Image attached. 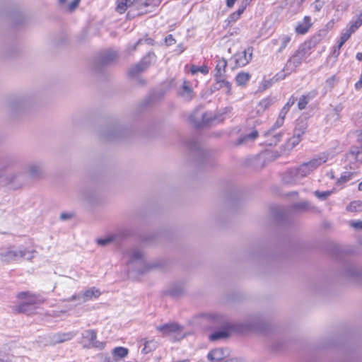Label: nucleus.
Instances as JSON below:
<instances>
[{
	"mask_svg": "<svg viewBox=\"0 0 362 362\" xmlns=\"http://www.w3.org/2000/svg\"><path fill=\"white\" fill-rule=\"evenodd\" d=\"M36 251L35 250H28L21 246L8 245L0 248V260L4 264L17 262L21 259L32 260L35 257Z\"/></svg>",
	"mask_w": 362,
	"mask_h": 362,
	"instance_id": "nucleus-1",
	"label": "nucleus"
},
{
	"mask_svg": "<svg viewBox=\"0 0 362 362\" xmlns=\"http://www.w3.org/2000/svg\"><path fill=\"white\" fill-rule=\"evenodd\" d=\"M17 298L21 300L18 305L14 306V310L18 313L32 314L36 308V306L42 302L38 297L29 292L23 291L17 294Z\"/></svg>",
	"mask_w": 362,
	"mask_h": 362,
	"instance_id": "nucleus-2",
	"label": "nucleus"
},
{
	"mask_svg": "<svg viewBox=\"0 0 362 362\" xmlns=\"http://www.w3.org/2000/svg\"><path fill=\"white\" fill-rule=\"evenodd\" d=\"M313 46L314 44L312 41L305 42L300 45L295 54L288 60L286 64V69L292 71L300 66L303 61L310 55Z\"/></svg>",
	"mask_w": 362,
	"mask_h": 362,
	"instance_id": "nucleus-3",
	"label": "nucleus"
},
{
	"mask_svg": "<svg viewBox=\"0 0 362 362\" xmlns=\"http://www.w3.org/2000/svg\"><path fill=\"white\" fill-rule=\"evenodd\" d=\"M312 173L306 163H303L298 168L288 171L284 177L286 182H296L298 180L303 178Z\"/></svg>",
	"mask_w": 362,
	"mask_h": 362,
	"instance_id": "nucleus-4",
	"label": "nucleus"
},
{
	"mask_svg": "<svg viewBox=\"0 0 362 362\" xmlns=\"http://www.w3.org/2000/svg\"><path fill=\"white\" fill-rule=\"evenodd\" d=\"M97 333L93 329H87L82 333L81 344L84 348L103 349L105 344L96 340Z\"/></svg>",
	"mask_w": 362,
	"mask_h": 362,
	"instance_id": "nucleus-5",
	"label": "nucleus"
},
{
	"mask_svg": "<svg viewBox=\"0 0 362 362\" xmlns=\"http://www.w3.org/2000/svg\"><path fill=\"white\" fill-rule=\"evenodd\" d=\"M43 173V166L40 163L33 162L28 164L23 173H19L13 176L11 181H14L18 177H23L25 175L30 177H39Z\"/></svg>",
	"mask_w": 362,
	"mask_h": 362,
	"instance_id": "nucleus-6",
	"label": "nucleus"
},
{
	"mask_svg": "<svg viewBox=\"0 0 362 362\" xmlns=\"http://www.w3.org/2000/svg\"><path fill=\"white\" fill-rule=\"evenodd\" d=\"M157 330L163 335L172 336L175 340H178L183 337L181 327L177 324H166L157 327Z\"/></svg>",
	"mask_w": 362,
	"mask_h": 362,
	"instance_id": "nucleus-7",
	"label": "nucleus"
},
{
	"mask_svg": "<svg viewBox=\"0 0 362 362\" xmlns=\"http://www.w3.org/2000/svg\"><path fill=\"white\" fill-rule=\"evenodd\" d=\"M156 56L154 54L149 53L147 55H146L141 62L136 64L134 66L132 67L129 71V74L130 76H135L140 72L143 71L144 69H146L152 62L155 61Z\"/></svg>",
	"mask_w": 362,
	"mask_h": 362,
	"instance_id": "nucleus-8",
	"label": "nucleus"
},
{
	"mask_svg": "<svg viewBox=\"0 0 362 362\" xmlns=\"http://www.w3.org/2000/svg\"><path fill=\"white\" fill-rule=\"evenodd\" d=\"M252 57V49L249 47L243 52L234 54L231 60L234 62L236 67H242L247 65L251 61Z\"/></svg>",
	"mask_w": 362,
	"mask_h": 362,
	"instance_id": "nucleus-9",
	"label": "nucleus"
},
{
	"mask_svg": "<svg viewBox=\"0 0 362 362\" xmlns=\"http://www.w3.org/2000/svg\"><path fill=\"white\" fill-rule=\"evenodd\" d=\"M333 156L334 155L329 153H322L314 157L308 162H306V163L313 172L319 168L322 164L326 163L330 158H333Z\"/></svg>",
	"mask_w": 362,
	"mask_h": 362,
	"instance_id": "nucleus-10",
	"label": "nucleus"
},
{
	"mask_svg": "<svg viewBox=\"0 0 362 362\" xmlns=\"http://www.w3.org/2000/svg\"><path fill=\"white\" fill-rule=\"evenodd\" d=\"M76 335V332H59L55 333L51 335L50 337V344L54 345L59 343H63L67 341L71 340Z\"/></svg>",
	"mask_w": 362,
	"mask_h": 362,
	"instance_id": "nucleus-11",
	"label": "nucleus"
},
{
	"mask_svg": "<svg viewBox=\"0 0 362 362\" xmlns=\"http://www.w3.org/2000/svg\"><path fill=\"white\" fill-rule=\"evenodd\" d=\"M229 351L223 348H217L211 350L207 356L210 361H219L224 360L229 356Z\"/></svg>",
	"mask_w": 362,
	"mask_h": 362,
	"instance_id": "nucleus-12",
	"label": "nucleus"
},
{
	"mask_svg": "<svg viewBox=\"0 0 362 362\" xmlns=\"http://www.w3.org/2000/svg\"><path fill=\"white\" fill-rule=\"evenodd\" d=\"M312 26L311 18L310 16H305L303 22L299 23L296 27V32L298 34H305Z\"/></svg>",
	"mask_w": 362,
	"mask_h": 362,
	"instance_id": "nucleus-13",
	"label": "nucleus"
},
{
	"mask_svg": "<svg viewBox=\"0 0 362 362\" xmlns=\"http://www.w3.org/2000/svg\"><path fill=\"white\" fill-rule=\"evenodd\" d=\"M179 95L186 100H189L193 97L192 89L190 87V84L187 81H184L182 87L179 90Z\"/></svg>",
	"mask_w": 362,
	"mask_h": 362,
	"instance_id": "nucleus-14",
	"label": "nucleus"
},
{
	"mask_svg": "<svg viewBox=\"0 0 362 362\" xmlns=\"http://www.w3.org/2000/svg\"><path fill=\"white\" fill-rule=\"evenodd\" d=\"M129 353L127 348L119 346L115 348L112 351V358H110V361H121L122 358L126 357Z\"/></svg>",
	"mask_w": 362,
	"mask_h": 362,
	"instance_id": "nucleus-15",
	"label": "nucleus"
},
{
	"mask_svg": "<svg viewBox=\"0 0 362 362\" xmlns=\"http://www.w3.org/2000/svg\"><path fill=\"white\" fill-rule=\"evenodd\" d=\"M226 66L227 62L225 59L221 58L217 60L214 74L216 78H221L224 75Z\"/></svg>",
	"mask_w": 362,
	"mask_h": 362,
	"instance_id": "nucleus-16",
	"label": "nucleus"
},
{
	"mask_svg": "<svg viewBox=\"0 0 362 362\" xmlns=\"http://www.w3.org/2000/svg\"><path fill=\"white\" fill-rule=\"evenodd\" d=\"M84 296L83 297L85 299L86 302L92 300L94 299H97L101 295V292L98 288L95 287H91L83 291Z\"/></svg>",
	"mask_w": 362,
	"mask_h": 362,
	"instance_id": "nucleus-17",
	"label": "nucleus"
},
{
	"mask_svg": "<svg viewBox=\"0 0 362 362\" xmlns=\"http://www.w3.org/2000/svg\"><path fill=\"white\" fill-rule=\"evenodd\" d=\"M251 0H245L242 6L238 9L237 11L231 13L228 18V21L229 23L235 22L240 16V15L243 13L244 10L245 9L247 5L248 4L249 1Z\"/></svg>",
	"mask_w": 362,
	"mask_h": 362,
	"instance_id": "nucleus-18",
	"label": "nucleus"
},
{
	"mask_svg": "<svg viewBox=\"0 0 362 362\" xmlns=\"http://www.w3.org/2000/svg\"><path fill=\"white\" fill-rule=\"evenodd\" d=\"M214 87L216 89L224 88L226 94H230L231 85L228 81L222 78V77L216 78V84Z\"/></svg>",
	"mask_w": 362,
	"mask_h": 362,
	"instance_id": "nucleus-19",
	"label": "nucleus"
},
{
	"mask_svg": "<svg viewBox=\"0 0 362 362\" xmlns=\"http://www.w3.org/2000/svg\"><path fill=\"white\" fill-rule=\"evenodd\" d=\"M307 128L308 124L305 120H298L293 131V134L301 137L305 133Z\"/></svg>",
	"mask_w": 362,
	"mask_h": 362,
	"instance_id": "nucleus-20",
	"label": "nucleus"
},
{
	"mask_svg": "<svg viewBox=\"0 0 362 362\" xmlns=\"http://www.w3.org/2000/svg\"><path fill=\"white\" fill-rule=\"evenodd\" d=\"M250 79V74L247 72H240L239 74H237L235 77V82L238 86H243L246 85V83L249 81Z\"/></svg>",
	"mask_w": 362,
	"mask_h": 362,
	"instance_id": "nucleus-21",
	"label": "nucleus"
},
{
	"mask_svg": "<svg viewBox=\"0 0 362 362\" xmlns=\"http://www.w3.org/2000/svg\"><path fill=\"white\" fill-rule=\"evenodd\" d=\"M348 156L349 159L355 160L356 162L362 163V151L358 147H353L351 148Z\"/></svg>",
	"mask_w": 362,
	"mask_h": 362,
	"instance_id": "nucleus-22",
	"label": "nucleus"
},
{
	"mask_svg": "<svg viewBox=\"0 0 362 362\" xmlns=\"http://www.w3.org/2000/svg\"><path fill=\"white\" fill-rule=\"evenodd\" d=\"M291 40V37L288 35H282L279 37V40H276V42L280 43V47L279 49V52H282L288 45Z\"/></svg>",
	"mask_w": 362,
	"mask_h": 362,
	"instance_id": "nucleus-23",
	"label": "nucleus"
},
{
	"mask_svg": "<svg viewBox=\"0 0 362 362\" xmlns=\"http://www.w3.org/2000/svg\"><path fill=\"white\" fill-rule=\"evenodd\" d=\"M144 346L142 349V353L148 354L152 351L153 350L156 349V348L157 347V342L153 339L147 340L144 341Z\"/></svg>",
	"mask_w": 362,
	"mask_h": 362,
	"instance_id": "nucleus-24",
	"label": "nucleus"
},
{
	"mask_svg": "<svg viewBox=\"0 0 362 362\" xmlns=\"http://www.w3.org/2000/svg\"><path fill=\"white\" fill-rule=\"evenodd\" d=\"M228 337V332L226 330H219L212 333L209 336V339L211 341H216L221 339H226Z\"/></svg>",
	"mask_w": 362,
	"mask_h": 362,
	"instance_id": "nucleus-25",
	"label": "nucleus"
},
{
	"mask_svg": "<svg viewBox=\"0 0 362 362\" xmlns=\"http://www.w3.org/2000/svg\"><path fill=\"white\" fill-rule=\"evenodd\" d=\"M129 262H134L142 259L144 255L140 250H133L129 252Z\"/></svg>",
	"mask_w": 362,
	"mask_h": 362,
	"instance_id": "nucleus-26",
	"label": "nucleus"
},
{
	"mask_svg": "<svg viewBox=\"0 0 362 362\" xmlns=\"http://www.w3.org/2000/svg\"><path fill=\"white\" fill-rule=\"evenodd\" d=\"M129 2L130 0H117V11L119 13H123L130 6Z\"/></svg>",
	"mask_w": 362,
	"mask_h": 362,
	"instance_id": "nucleus-27",
	"label": "nucleus"
},
{
	"mask_svg": "<svg viewBox=\"0 0 362 362\" xmlns=\"http://www.w3.org/2000/svg\"><path fill=\"white\" fill-rule=\"evenodd\" d=\"M361 25H362V13H360L355 20L352 21L349 29L351 30V32L354 33Z\"/></svg>",
	"mask_w": 362,
	"mask_h": 362,
	"instance_id": "nucleus-28",
	"label": "nucleus"
},
{
	"mask_svg": "<svg viewBox=\"0 0 362 362\" xmlns=\"http://www.w3.org/2000/svg\"><path fill=\"white\" fill-rule=\"evenodd\" d=\"M347 210L349 211L355 212V211H362V202L360 201H354L350 203L349 206L346 207Z\"/></svg>",
	"mask_w": 362,
	"mask_h": 362,
	"instance_id": "nucleus-29",
	"label": "nucleus"
},
{
	"mask_svg": "<svg viewBox=\"0 0 362 362\" xmlns=\"http://www.w3.org/2000/svg\"><path fill=\"white\" fill-rule=\"evenodd\" d=\"M183 291V287L180 284H176L169 288L168 293L173 296H177L180 295Z\"/></svg>",
	"mask_w": 362,
	"mask_h": 362,
	"instance_id": "nucleus-30",
	"label": "nucleus"
},
{
	"mask_svg": "<svg viewBox=\"0 0 362 362\" xmlns=\"http://www.w3.org/2000/svg\"><path fill=\"white\" fill-rule=\"evenodd\" d=\"M300 140L301 137L293 134V136L291 138H290L286 143L287 148L289 149L294 148L296 145L299 144Z\"/></svg>",
	"mask_w": 362,
	"mask_h": 362,
	"instance_id": "nucleus-31",
	"label": "nucleus"
},
{
	"mask_svg": "<svg viewBox=\"0 0 362 362\" xmlns=\"http://www.w3.org/2000/svg\"><path fill=\"white\" fill-rule=\"evenodd\" d=\"M190 71L192 74H195L198 72H201L203 74H206L209 72V68L206 65H202L201 66L192 65L190 68Z\"/></svg>",
	"mask_w": 362,
	"mask_h": 362,
	"instance_id": "nucleus-32",
	"label": "nucleus"
},
{
	"mask_svg": "<svg viewBox=\"0 0 362 362\" xmlns=\"http://www.w3.org/2000/svg\"><path fill=\"white\" fill-rule=\"evenodd\" d=\"M258 136V132L257 130H252L250 134L245 135L240 139V143H245L250 141L255 140Z\"/></svg>",
	"mask_w": 362,
	"mask_h": 362,
	"instance_id": "nucleus-33",
	"label": "nucleus"
},
{
	"mask_svg": "<svg viewBox=\"0 0 362 362\" xmlns=\"http://www.w3.org/2000/svg\"><path fill=\"white\" fill-rule=\"evenodd\" d=\"M116 235H112L104 238H99L97 240V243L101 246L107 245V244L116 240Z\"/></svg>",
	"mask_w": 362,
	"mask_h": 362,
	"instance_id": "nucleus-34",
	"label": "nucleus"
},
{
	"mask_svg": "<svg viewBox=\"0 0 362 362\" xmlns=\"http://www.w3.org/2000/svg\"><path fill=\"white\" fill-rule=\"evenodd\" d=\"M310 98L311 97H310L308 95L301 96L298 103V107L299 110H304L306 107Z\"/></svg>",
	"mask_w": 362,
	"mask_h": 362,
	"instance_id": "nucleus-35",
	"label": "nucleus"
},
{
	"mask_svg": "<svg viewBox=\"0 0 362 362\" xmlns=\"http://www.w3.org/2000/svg\"><path fill=\"white\" fill-rule=\"evenodd\" d=\"M353 176L352 173L345 172L341 174V177L337 180V185H342L351 179Z\"/></svg>",
	"mask_w": 362,
	"mask_h": 362,
	"instance_id": "nucleus-36",
	"label": "nucleus"
},
{
	"mask_svg": "<svg viewBox=\"0 0 362 362\" xmlns=\"http://www.w3.org/2000/svg\"><path fill=\"white\" fill-rule=\"evenodd\" d=\"M205 316L209 320L216 323H221L223 322L222 317L216 313H209L206 314Z\"/></svg>",
	"mask_w": 362,
	"mask_h": 362,
	"instance_id": "nucleus-37",
	"label": "nucleus"
},
{
	"mask_svg": "<svg viewBox=\"0 0 362 362\" xmlns=\"http://www.w3.org/2000/svg\"><path fill=\"white\" fill-rule=\"evenodd\" d=\"M84 294L83 292L72 296L71 298L67 299V301H78V304H82L86 303L85 299H83Z\"/></svg>",
	"mask_w": 362,
	"mask_h": 362,
	"instance_id": "nucleus-38",
	"label": "nucleus"
},
{
	"mask_svg": "<svg viewBox=\"0 0 362 362\" xmlns=\"http://www.w3.org/2000/svg\"><path fill=\"white\" fill-rule=\"evenodd\" d=\"M273 103V100L270 98H264L258 104L262 107L263 111H265Z\"/></svg>",
	"mask_w": 362,
	"mask_h": 362,
	"instance_id": "nucleus-39",
	"label": "nucleus"
},
{
	"mask_svg": "<svg viewBox=\"0 0 362 362\" xmlns=\"http://www.w3.org/2000/svg\"><path fill=\"white\" fill-rule=\"evenodd\" d=\"M117 57V54L115 52H110L104 56L103 62L105 64L112 62Z\"/></svg>",
	"mask_w": 362,
	"mask_h": 362,
	"instance_id": "nucleus-40",
	"label": "nucleus"
},
{
	"mask_svg": "<svg viewBox=\"0 0 362 362\" xmlns=\"http://www.w3.org/2000/svg\"><path fill=\"white\" fill-rule=\"evenodd\" d=\"M353 33L348 29L344 33L342 34L339 42V47H342L343 45L349 40Z\"/></svg>",
	"mask_w": 362,
	"mask_h": 362,
	"instance_id": "nucleus-41",
	"label": "nucleus"
},
{
	"mask_svg": "<svg viewBox=\"0 0 362 362\" xmlns=\"http://www.w3.org/2000/svg\"><path fill=\"white\" fill-rule=\"evenodd\" d=\"M332 193V191H325V192H320V191H315L314 192L315 195L322 200L326 199L329 196H330Z\"/></svg>",
	"mask_w": 362,
	"mask_h": 362,
	"instance_id": "nucleus-42",
	"label": "nucleus"
},
{
	"mask_svg": "<svg viewBox=\"0 0 362 362\" xmlns=\"http://www.w3.org/2000/svg\"><path fill=\"white\" fill-rule=\"evenodd\" d=\"M264 111H263L262 107L258 104L256 107L252 110L250 112L251 117H259L263 114Z\"/></svg>",
	"mask_w": 362,
	"mask_h": 362,
	"instance_id": "nucleus-43",
	"label": "nucleus"
},
{
	"mask_svg": "<svg viewBox=\"0 0 362 362\" xmlns=\"http://www.w3.org/2000/svg\"><path fill=\"white\" fill-rule=\"evenodd\" d=\"M80 1L81 0H74L67 6L66 9L70 12L73 11L78 6Z\"/></svg>",
	"mask_w": 362,
	"mask_h": 362,
	"instance_id": "nucleus-44",
	"label": "nucleus"
},
{
	"mask_svg": "<svg viewBox=\"0 0 362 362\" xmlns=\"http://www.w3.org/2000/svg\"><path fill=\"white\" fill-rule=\"evenodd\" d=\"M324 6V2L321 0H315L313 3L314 9L315 11H320Z\"/></svg>",
	"mask_w": 362,
	"mask_h": 362,
	"instance_id": "nucleus-45",
	"label": "nucleus"
},
{
	"mask_svg": "<svg viewBox=\"0 0 362 362\" xmlns=\"http://www.w3.org/2000/svg\"><path fill=\"white\" fill-rule=\"evenodd\" d=\"M350 226L355 229L362 230V221H351Z\"/></svg>",
	"mask_w": 362,
	"mask_h": 362,
	"instance_id": "nucleus-46",
	"label": "nucleus"
},
{
	"mask_svg": "<svg viewBox=\"0 0 362 362\" xmlns=\"http://www.w3.org/2000/svg\"><path fill=\"white\" fill-rule=\"evenodd\" d=\"M0 362H11L8 355L0 352Z\"/></svg>",
	"mask_w": 362,
	"mask_h": 362,
	"instance_id": "nucleus-47",
	"label": "nucleus"
},
{
	"mask_svg": "<svg viewBox=\"0 0 362 362\" xmlns=\"http://www.w3.org/2000/svg\"><path fill=\"white\" fill-rule=\"evenodd\" d=\"M335 76H332V77L329 78L327 79L326 81V84L329 87V88H333L334 86V82H335Z\"/></svg>",
	"mask_w": 362,
	"mask_h": 362,
	"instance_id": "nucleus-48",
	"label": "nucleus"
},
{
	"mask_svg": "<svg viewBox=\"0 0 362 362\" xmlns=\"http://www.w3.org/2000/svg\"><path fill=\"white\" fill-rule=\"evenodd\" d=\"M165 43L168 45H172L173 44H175V39L173 38V35H168L165 39Z\"/></svg>",
	"mask_w": 362,
	"mask_h": 362,
	"instance_id": "nucleus-49",
	"label": "nucleus"
},
{
	"mask_svg": "<svg viewBox=\"0 0 362 362\" xmlns=\"http://www.w3.org/2000/svg\"><path fill=\"white\" fill-rule=\"evenodd\" d=\"M73 217V214L71 213H62L60 214L61 220L66 221L71 219Z\"/></svg>",
	"mask_w": 362,
	"mask_h": 362,
	"instance_id": "nucleus-50",
	"label": "nucleus"
},
{
	"mask_svg": "<svg viewBox=\"0 0 362 362\" xmlns=\"http://www.w3.org/2000/svg\"><path fill=\"white\" fill-rule=\"evenodd\" d=\"M288 110H287V107H283L281 111L279 112V118L284 120L285 119V117L286 115V114L288 113Z\"/></svg>",
	"mask_w": 362,
	"mask_h": 362,
	"instance_id": "nucleus-51",
	"label": "nucleus"
},
{
	"mask_svg": "<svg viewBox=\"0 0 362 362\" xmlns=\"http://www.w3.org/2000/svg\"><path fill=\"white\" fill-rule=\"evenodd\" d=\"M273 138H274V141H267L269 145L276 144L280 141L281 135L279 134H275L273 136Z\"/></svg>",
	"mask_w": 362,
	"mask_h": 362,
	"instance_id": "nucleus-52",
	"label": "nucleus"
},
{
	"mask_svg": "<svg viewBox=\"0 0 362 362\" xmlns=\"http://www.w3.org/2000/svg\"><path fill=\"white\" fill-rule=\"evenodd\" d=\"M295 103V99L293 98H291L287 103L283 107H287V110L289 111L291 107Z\"/></svg>",
	"mask_w": 362,
	"mask_h": 362,
	"instance_id": "nucleus-53",
	"label": "nucleus"
},
{
	"mask_svg": "<svg viewBox=\"0 0 362 362\" xmlns=\"http://www.w3.org/2000/svg\"><path fill=\"white\" fill-rule=\"evenodd\" d=\"M341 47H339V45L334 47V50H333V52H332V55L335 57V58H337L339 53H340V49H341Z\"/></svg>",
	"mask_w": 362,
	"mask_h": 362,
	"instance_id": "nucleus-54",
	"label": "nucleus"
},
{
	"mask_svg": "<svg viewBox=\"0 0 362 362\" xmlns=\"http://www.w3.org/2000/svg\"><path fill=\"white\" fill-rule=\"evenodd\" d=\"M284 122V120L278 117L274 125V127L279 128L283 125Z\"/></svg>",
	"mask_w": 362,
	"mask_h": 362,
	"instance_id": "nucleus-55",
	"label": "nucleus"
},
{
	"mask_svg": "<svg viewBox=\"0 0 362 362\" xmlns=\"http://www.w3.org/2000/svg\"><path fill=\"white\" fill-rule=\"evenodd\" d=\"M235 1L236 0H227L226 1V4H227V6L229 7V8H231L233 6V5L235 4Z\"/></svg>",
	"mask_w": 362,
	"mask_h": 362,
	"instance_id": "nucleus-56",
	"label": "nucleus"
},
{
	"mask_svg": "<svg viewBox=\"0 0 362 362\" xmlns=\"http://www.w3.org/2000/svg\"><path fill=\"white\" fill-rule=\"evenodd\" d=\"M356 59L359 61H362V53L358 52L356 56Z\"/></svg>",
	"mask_w": 362,
	"mask_h": 362,
	"instance_id": "nucleus-57",
	"label": "nucleus"
},
{
	"mask_svg": "<svg viewBox=\"0 0 362 362\" xmlns=\"http://www.w3.org/2000/svg\"><path fill=\"white\" fill-rule=\"evenodd\" d=\"M358 188L360 191H362V181L358 184Z\"/></svg>",
	"mask_w": 362,
	"mask_h": 362,
	"instance_id": "nucleus-58",
	"label": "nucleus"
},
{
	"mask_svg": "<svg viewBox=\"0 0 362 362\" xmlns=\"http://www.w3.org/2000/svg\"><path fill=\"white\" fill-rule=\"evenodd\" d=\"M141 41V40H139V41H138V42L134 45V47H133V50H134V49H136V45H137L140 44Z\"/></svg>",
	"mask_w": 362,
	"mask_h": 362,
	"instance_id": "nucleus-59",
	"label": "nucleus"
},
{
	"mask_svg": "<svg viewBox=\"0 0 362 362\" xmlns=\"http://www.w3.org/2000/svg\"><path fill=\"white\" fill-rule=\"evenodd\" d=\"M66 0H59V2L61 5H64Z\"/></svg>",
	"mask_w": 362,
	"mask_h": 362,
	"instance_id": "nucleus-60",
	"label": "nucleus"
},
{
	"mask_svg": "<svg viewBox=\"0 0 362 362\" xmlns=\"http://www.w3.org/2000/svg\"><path fill=\"white\" fill-rule=\"evenodd\" d=\"M329 175H330V177H331V178H334V175H333V173H332V172H331V173H329Z\"/></svg>",
	"mask_w": 362,
	"mask_h": 362,
	"instance_id": "nucleus-61",
	"label": "nucleus"
},
{
	"mask_svg": "<svg viewBox=\"0 0 362 362\" xmlns=\"http://www.w3.org/2000/svg\"><path fill=\"white\" fill-rule=\"evenodd\" d=\"M223 362H233L232 360H225Z\"/></svg>",
	"mask_w": 362,
	"mask_h": 362,
	"instance_id": "nucleus-62",
	"label": "nucleus"
},
{
	"mask_svg": "<svg viewBox=\"0 0 362 362\" xmlns=\"http://www.w3.org/2000/svg\"><path fill=\"white\" fill-rule=\"evenodd\" d=\"M137 4H138L137 3H135V4L132 5V7H137L138 6Z\"/></svg>",
	"mask_w": 362,
	"mask_h": 362,
	"instance_id": "nucleus-63",
	"label": "nucleus"
},
{
	"mask_svg": "<svg viewBox=\"0 0 362 362\" xmlns=\"http://www.w3.org/2000/svg\"><path fill=\"white\" fill-rule=\"evenodd\" d=\"M306 205H307V204L303 203V204H302V207H305V206H306Z\"/></svg>",
	"mask_w": 362,
	"mask_h": 362,
	"instance_id": "nucleus-64",
	"label": "nucleus"
}]
</instances>
